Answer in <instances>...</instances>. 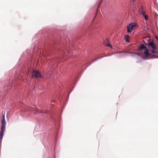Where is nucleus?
Returning <instances> with one entry per match:
<instances>
[{"label":"nucleus","mask_w":158,"mask_h":158,"mask_svg":"<svg viewBox=\"0 0 158 158\" xmlns=\"http://www.w3.org/2000/svg\"><path fill=\"white\" fill-rule=\"evenodd\" d=\"M148 44L149 49V50L151 51V53L154 54L156 52V47L153 41L150 39L148 42Z\"/></svg>","instance_id":"obj_1"},{"label":"nucleus","mask_w":158,"mask_h":158,"mask_svg":"<svg viewBox=\"0 0 158 158\" xmlns=\"http://www.w3.org/2000/svg\"><path fill=\"white\" fill-rule=\"evenodd\" d=\"M138 51L140 53L144 54L146 57L150 55L148 48L143 44L141 45V46L138 49Z\"/></svg>","instance_id":"obj_2"},{"label":"nucleus","mask_w":158,"mask_h":158,"mask_svg":"<svg viewBox=\"0 0 158 158\" xmlns=\"http://www.w3.org/2000/svg\"><path fill=\"white\" fill-rule=\"evenodd\" d=\"M5 123L6 122L5 119V118L4 117V115L3 116V118L2 120V127L1 128V131L0 133V139L2 140V138L3 136L4 133V132L5 130Z\"/></svg>","instance_id":"obj_3"},{"label":"nucleus","mask_w":158,"mask_h":158,"mask_svg":"<svg viewBox=\"0 0 158 158\" xmlns=\"http://www.w3.org/2000/svg\"><path fill=\"white\" fill-rule=\"evenodd\" d=\"M137 24L136 23H132L130 24L129 26H127V32L128 33H130L131 32L134 27H136Z\"/></svg>","instance_id":"obj_4"},{"label":"nucleus","mask_w":158,"mask_h":158,"mask_svg":"<svg viewBox=\"0 0 158 158\" xmlns=\"http://www.w3.org/2000/svg\"><path fill=\"white\" fill-rule=\"evenodd\" d=\"M32 76L33 77H35L36 78L42 77L41 76L40 73L38 71L34 70L32 73Z\"/></svg>","instance_id":"obj_5"},{"label":"nucleus","mask_w":158,"mask_h":158,"mask_svg":"<svg viewBox=\"0 0 158 158\" xmlns=\"http://www.w3.org/2000/svg\"><path fill=\"white\" fill-rule=\"evenodd\" d=\"M129 36L128 35H126L125 36V39L126 42H129Z\"/></svg>","instance_id":"obj_6"},{"label":"nucleus","mask_w":158,"mask_h":158,"mask_svg":"<svg viewBox=\"0 0 158 158\" xmlns=\"http://www.w3.org/2000/svg\"><path fill=\"white\" fill-rule=\"evenodd\" d=\"M144 16L145 19L146 20H147L148 18V16L146 15H145Z\"/></svg>","instance_id":"obj_7"},{"label":"nucleus","mask_w":158,"mask_h":158,"mask_svg":"<svg viewBox=\"0 0 158 158\" xmlns=\"http://www.w3.org/2000/svg\"><path fill=\"white\" fill-rule=\"evenodd\" d=\"M106 46H110L111 47H112V46H111V45L110 44H106Z\"/></svg>","instance_id":"obj_8"},{"label":"nucleus","mask_w":158,"mask_h":158,"mask_svg":"<svg viewBox=\"0 0 158 158\" xmlns=\"http://www.w3.org/2000/svg\"><path fill=\"white\" fill-rule=\"evenodd\" d=\"M142 14L143 15V16H144L145 15V12L144 11H143V12H142Z\"/></svg>","instance_id":"obj_9"},{"label":"nucleus","mask_w":158,"mask_h":158,"mask_svg":"<svg viewBox=\"0 0 158 158\" xmlns=\"http://www.w3.org/2000/svg\"><path fill=\"white\" fill-rule=\"evenodd\" d=\"M131 53V54H135L138 55V54L135 53H132V52H131V53Z\"/></svg>","instance_id":"obj_10"},{"label":"nucleus","mask_w":158,"mask_h":158,"mask_svg":"<svg viewBox=\"0 0 158 158\" xmlns=\"http://www.w3.org/2000/svg\"><path fill=\"white\" fill-rule=\"evenodd\" d=\"M106 41H107V42H109V40H108V39H106Z\"/></svg>","instance_id":"obj_11"},{"label":"nucleus","mask_w":158,"mask_h":158,"mask_svg":"<svg viewBox=\"0 0 158 158\" xmlns=\"http://www.w3.org/2000/svg\"><path fill=\"white\" fill-rule=\"evenodd\" d=\"M156 38L158 40V36H156Z\"/></svg>","instance_id":"obj_12"},{"label":"nucleus","mask_w":158,"mask_h":158,"mask_svg":"<svg viewBox=\"0 0 158 158\" xmlns=\"http://www.w3.org/2000/svg\"><path fill=\"white\" fill-rule=\"evenodd\" d=\"M102 57H103V56H102V57H100V58H102Z\"/></svg>","instance_id":"obj_13"},{"label":"nucleus","mask_w":158,"mask_h":158,"mask_svg":"<svg viewBox=\"0 0 158 158\" xmlns=\"http://www.w3.org/2000/svg\"><path fill=\"white\" fill-rule=\"evenodd\" d=\"M135 0H134V1H133V2H134Z\"/></svg>","instance_id":"obj_14"}]
</instances>
